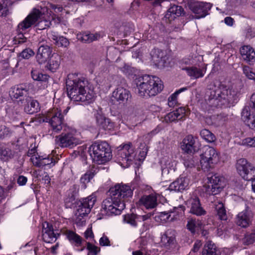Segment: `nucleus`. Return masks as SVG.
Segmentation results:
<instances>
[{"instance_id":"nucleus-46","label":"nucleus","mask_w":255,"mask_h":255,"mask_svg":"<svg viewBox=\"0 0 255 255\" xmlns=\"http://www.w3.org/2000/svg\"><path fill=\"white\" fill-rule=\"evenodd\" d=\"M35 54L34 52L30 48H25L23 49L19 54V57L22 59H28L33 56Z\"/></svg>"},{"instance_id":"nucleus-49","label":"nucleus","mask_w":255,"mask_h":255,"mask_svg":"<svg viewBox=\"0 0 255 255\" xmlns=\"http://www.w3.org/2000/svg\"><path fill=\"white\" fill-rule=\"evenodd\" d=\"M165 18L170 23L174 21L175 19V11L173 6L168 9L165 15Z\"/></svg>"},{"instance_id":"nucleus-45","label":"nucleus","mask_w":255,"mask_h":255,"mask_svg":"<svg viewBox=\"0 0 255 255\" xmlns=\"http://www.w3.org/2000/svg\"><path fill=\"white\" fill-rule=\"evenodd\" d=\"M121 70L129 77L133 78V76L135 75L136 70L133 67L130 66L125 64V65L121 68Z\"/></svg>"},{"instance_id":"nucleus-16","label":"nucleus","mask_w":255,"mask_h":255,"mask_svg":"<svg viewBox=\"0 0 255 255\" xmlns=\"http://www.w3.org/2000/svg\"><path fill=\"white\" fill-rule=\"evenodd\" d=\"M181 148L187 153H194L197 152L199 148L197 138L191 134L187 135L181 143Z\"/></svg>"},{"instance_id":"nucleus-50","label":"nucleus","mask_w":255,"mask_h":255,"mask_svg":"<svg viewBox=\"0 0 255 255\" xmlns=\"http://www.w3.org/2000/svg\"><path fill=\"white\" fill-rule=\"evenodd\" d=\"M10 134L11 131L8 128L4 125L0 126V139L9 136Z\"/></svg>"},{"instance_id":"nucleus-42","label":"nucleus","mask_w":255,"mask_h":255,"mask_svg":"<svg viewBox=\"0 0 255 255\" xmlns=\"http://www.w3.org/2000/svg\"><path fill=\"white\" fill-rule=\"evenodd\" d=\"M200 135L204 139L208 142H213L216 139L215 135L206 129H202L200 131Z\"/></svg>"},{"instance_id":"nucleus-52","label":"nucleus","mask_w":255,"mask_h":255,"mask_svg":"<svg viewBox=\"0 0 255 255\" xmlns=\"http://www.w3.org/2000/svg\"><path fill=\"white\" fill-rule=\"evenodd\" d=\"M244 240L245 243L247 244H251L255 242V227L251 233L245 236Z\"/></svg>"},{"instance_id":"nucleus-25","label":"nucleus","mask_w":255,"mask_h":255,"mask_svg":"<svg viewBox=\"0 0 255 255\" xmlns=\"http://www.w3.org/2000/svg\"><path fill=\"white\" fill-rule=\"evenodd\" d=\"M79 186L74 184L67 191L64 199L66 207L71 208L78 195Z\"/></svg>"},{"instance_id":"nucleus-58","label":"nucleus","mask_w":255,"mask_h":255,"mask_svg":"<svg viewBox=\"0 0 255 255\" xmlns=\"http://www.w3.org/2000/svg\"><path fill=\"white\" fill-rule=\"evenodd\" d=\"M49 8L53 10V12L55 13L60 12L63 10L62 6L59 5H56L52 3L49 4Z\"/></svg>"},{"instance_id":"nucleus-60","label":"nucleus","mask_w":255,"mask_h":255,"mask_svg":"<svg viewBox=\"0 0 255 255\" xmlns=\"http://www.w3.org/2000/svg\"><path fill=\"white\" fill-rule=\"evenodd\" d=\"M168 104L170 107H174L175 106V92L169 97Z\"/></svg>"},{"instance_id":"nucleus-3","label":"nucleus","mask_w":255,"mask_h":255,"mask_svg":"<svg viewBox=\"0 0 255 255\" xmlns=\"http://www.w3.org/2000/svg\"><path fill=\"white\" fill-rule=\"evenodd\" d=\"M137 83L138 95L143 97L154 96L163 88L161 80L156 76L145 75L140 77Z\"/></svg>"},{"instance_id":"nucleus-17","label":"nucleus","mask_w":255,"mask_h":255,"mask_svg":"<svg viewBox=\"0 0 255 255\" xmlns=\"http://www.w3.org/2000/svg\"><path fill=\"white\" fill-rule=\"evenodd\" d=\"M42 239L44 242L52 244L56 242L60 235V234L54 232L53 226L45 222L42 224Z\"/></svg>"},{"instance_id":"nucleus-36","label":"nucleus","mask_w":255,"mask_h":255,"mask_svg":"<svg viewBox=\"0 0 255 255\" xmlns=\"http://www.w3.org/2000/svg\"><path fill=\"white\" fill-rule=\"evenodd\" d=\"M185 70L187 71L188 76L193 79H197L203 77L206 72V69H201L195 67L186 68Z\"/></svg>"},{"instance_id":"nucleus-19","label":"nucleus","mask_w":255,"mask_h":255,"mask_svg":"<svg viewBox=\"0 0 255 255\" xmlns=\"http://www.w3.org/2000/svg\"><path fill=\"white\" fill-rule=\"evenodd\" d=\"M52 53V48L47 45H41L35 56L36 60L39 65L45 63L50 58Z\"/></svg>"},{"instance_id":"nucleus-41","label":"nucleus","mask_w":255,"mask_h":255,"mask_svg":"<svg viewBox=\"0 0 255 255\" xmlns=\"http://www.w3.org/2000/svg\"><path fill=\"white\" fill-rule=\"evenodd\" d=\"M178 189L180 191L185 190L188 187L189 184V180L188 177L184 175L181 176L177 181Z\"/></svg>"},{"instance_id":"nucleus-10","label":"nucleus","mask_w":255,"mask_h":255,"mask_svg":"<svg viewBox=\"0 0 255 255\" xmlns=\"http://www.w3.org/2000/svg\"><path fill=\"white\" fill-rule=\"evenodd\" d=\"M226 185L224 177L217 174L208 177L203 186V190L209 195H215L220 192Z\"/></svg>"},{"instance_id":"nucleus-63","label":"nucleus","mask_w":255,"mask_h":255,"mask_svg":"<svg viewBox=\"0 0 255 255\" xmlns=\"http://www.w3.org/2000/svg\"><path fill=\"white\" fill-rule=\"evenodd\" d=\"M224 22L226 25L232 26L234 23V20L230 16L226 17L224 19Z\"/></svg>"},{"instance_id":"nucleus-7","label":"nucleus","mask_w":255,"mask_h":255,"mask_svg":"<svg viewBox=\"0 0 255 255\" xmlns=\"http://www.w3.org/2000/svg\"><path fill=\"white\" fill-rule=\"evenodd\" d=\"M236 95L237 92L232 86L224 84H221L215 91V96L221 103L220 105L225 106H230L234 103Z\"/></svg>"},{"instance_id":"nucleus-20","label":"nucleus","mask_w":255,"mask_h":255,"mask_svg":"<svg viewBox=\"0 0 255 255\" xmlns=\"http://www.w3.org/2000/svg\"><path fill=\"white\" fill-rule=\"evenodd\" d=\"M151 61L158 68H163L166 66L167 57L164 52L159 49H154L151 52Z\"/></svg>"},{"instance_id":"nucleus-24","label":"nucleus","mask_w":255,"mask_h":255,"mask_svg":"<svg viewBox=\"0 0 255 255\" xmlns=\"http://www.w3.org/2000/svg\"><path fill=\"white\" fill-rule=\"evenodd\" d=\"M29 88L25 84H20L12 87L10 91V96L15 99L24 100L28 96Z\"/></svg>"},{"instance_id":"nucleus-11","label":"nucleus","mask_w":255,"mask_h":255,"mask_svg":"<svg viewBox=\"0 0 255 255\" xmlns=\"http://www.w3.org/2000/svg\"><path fill=\"white\" fill-rule=\"evenodd\" d=\"M43 122H48L52 131L56 133L60 131L65 125L63 116L58 109L49 111Z\"/></svg>"},{"instance_id":"nucleus-2","label":"nucleus","mask_w":255,"mask_h":255,"mask_svg":"<svg viewBox=\"0 0 255 255\" xmlns=\"http://www.w3.org/2000/svg\"><path fill=\"white\" fill-rule=\"evenodd\" d=\"M51 24L50 18H46L39 9H33L32 11L17 25L18 34L15 37V43L21 44L25 42L27 38L23 32L26 30L35 25L39 30H44L49 28Z\"/></svg>"},{"instance_id":"nucleus-35","label":"nucleus","mask_w":255,"mask_h":255,"mask_svg":"<svg viewBox=\"0 0 255 255\" xmlns=\"http://www.w3.org/2000/svg\"><path fill=\"white\" fill-rule=\"evenodd\" d=\"M97 173V169L94 167H91L80 178L81 183L82 184V187L86 188V184L89 183Z\"/></svg>"},{"instance_id":"nucleus-26","label":"nucleus","mask_w":255,"mask_h":255,"mask_svg":"<svg viewBox=\"0 0 255 255\" xmlns=\"http://www.w3.org/2000/svg\"><path fill=\"white\" fill-rule=\"evenodd\" d=\"M31 77L34 81L39 82L41 84L42 89H45L48 86L49 76L46 74L40 72L37 69H32L31 71Z\"/></svg>"},{"instance_id":"nucleus-62","label":"nucleus","mask_w":255,"mask_h":255,"mask_svg":"<svg viewBox=\"0 0 255 255\" xmlns=\"http://www.w3.org/2000/svg\"><path fill=\"white\" fill-rule=\"evenodd\" d=\"M85 237L86 239H88L89 238H93L94 234L92 232V228H89L85 232Z\"/></svg>"},{"instance_id":"nucleus-44","label":"nucleus","mask_w":255,"mask_h":255,"mask_svg":"<svg viewBox=\"0 0 255 255\" xmlns=\"http://www.w3.org/2000/svg\"><path fill=\"white\" fill-rule=\"evenodd\" d=\"M124 221L131 226L136 227L137 226V222L139 221L138 215L133 213L127 214L125 216Z\"/></svg>"},{"instance_id":"nucleus-21","label":"nucleus","mask_w":255,"mask_h":255,"mask_svg":"<svg viewBox=\"0 0 255 255\" xmlns=\"http://www.w3.org/2000/svg\"><path fill=\"white\" fill-rule=\"evenodd\" d=\"M113 97L119 104L124 105L130 100L131 95L128 89L122 87H119L113 92Z\"/></svg>"},{"instance_id":"nucleus-15","label":"nucleus","mask_w":255,"mask_h":255,"mask_svg":"<svg viewBox=\"0 0 255 255\" xmlns=\"http://www.w3.org/2000/svg\"><path fill=\"white\" fill-rule=\"evenodd\" d=\"M96 201V197L93 196H89L82 200H80L77 203V209L75 213V215L77 216V218L85 217L89 214Z\"/></svg>"},{"instance_id":"nucleus-13","label":"nucleus","mask_w":255,"mask_h":255,"mask_svg":"<svg viewBox=\"0 0 255 255\" xmlns=\"http://www.w3.org/2000/svg\"><path fill=\"white\" fill-rule=\"evenodd\" d=\"M116 156L117 159L122 165L125 164V166L128 167L129 166L136 156V153L134 148L132 146V143L129 142L120 146L118 147Z\"/></svg>"},{"instance_id":"nucleus-56","label":"nucleus","mask_w":255,"mask_h":255,"mask_svg":"<svg viewBox=\"0 0 255 255\" xmlns=\"http://www.w3.org/2000/svg\"><path fill=\"white\" fill-rule=\"evenodd\" d=\"M208 251H215L216 247L215 245L211 241H208L205 245L204 250L203 251L206 252Z\"/></svg>"},{"instance_id":"nucleus-33","label":"nucleus","mask_w":255,"mask_h":255,"mask_svg":"<svg viewBox=\"0 0 255 255\" xmlns=\"http://www.w3.org/2000/svg\"><path fill=\"white\" fill-rule=\"evenodd\" d=\"M27 105L24 108V111L28 114H33L38 112L39 109V103L36 100L31 99V98L27 97L25 98Z\"/></svg>"},{"instance_id":"nucleus-51","label":"nucleus","mask_w":255,"mask_h":255,"mask_svg":"<svg viewBox=\"0 0 255 255\" xmlns=\"http://www.w3.org/2000/svg\"><path fill=\"white\" fill-rule=\"evenodd\" d=\"M53 39L61 46L67 47L69 45V42L68 39L63 36L57 37L54 36Z\"/></svg>"},{"instance_id":"nucleus-4","label":"nucleus","mask_w":255,"mask_h":255,"mask_svg":"<svg viewBox=\"0 0 255 255\" xmlns=\"http://www.w3.org/2000/svg\"><path fill=\"white\" fill-rule=\"evenodd\" d=\"M176 16H183L186 14L184 7L188 6L190 9L194 13V18L199 19L204 17L210 9L209 3L195 1L194 0H176Z\"/></svg>"},{"instance_id":"nucleus-14","label":"nucleus","mask_w":255,"mask_h":255,"mask_svg":"<svg viewBox=\"0 0 255 255\" xmlns=\"http://www.w3.org/2000/svg\"><path fill=\"white\" fill-rule=\"evenodd\" d=\"M108 193L113 197H115L119 201H123L125 203L126 200L132 197L133 191L128 185L117 184L110 188Z\"/></svg>"},{"instance_id":"nucleus-54","label":"nucleus","mask_w":255,"mask_h":255,"mask_svg":"<svg viewBox=\"0 0 255 255\" xmlns=\"http://www.w3.org/2000/svg\"><path fill=\"white\" fill-rule=\"evenodd\" d=\"M186 110L185 107H178L176 108V121L180 120L184 118Z\"/></svg>"},{"instance_id":"nucleus-6","label":"nucleus","mask_w":255,"mask_h":255,"mask_svg":"<svg viewBox=\"0 0 255 255\" xmlns=\"http://www.w3.org/2000/svg\"><path fill=\"white\" fill-rule=\"evenodd\" d=\"M108 194V197L102 202L100 213L102 216H108L120 215L125 208L126 204Z\"/></svg>"},{"instance_id":"nucleus-48","label":"nucleus","mask_w":255,"mask_h":255,"mask_svg":"<svg viewBox=\"0 0 255 255\" xmlns=\"http://www.w3.org/2000/svg\"><path fill=\"white\" fill-rule=\"evenodd\" d=\"M243 71L247 78L255 82V72L253 71L252 68L248 66H244L243 67Z\"/></svg>"},{"instance_id":"nucleus-30","label":"nucleus","mask_w":255,"mask_h":255,"mask_svg":"<svg viewBox=\"0 0 255 255\" xmlns=\"http://www.w3.org/2000/svg\"><path fill=\"white\" fill-rule=\"evenodd\" d=\"M101 35L98 33H92L89 31H85L77 34V38L85 43H91L99 39Z\"/></svg>"},{"instance_id":"nucleus-39","label":"nucleus","mask_w":255,"mask_h":255,"mask_svg":"<svg viewBox=\"0 0 255 255\" xmlns=\"http://www.w3.org/2000/svg\"><path fill=\"white\" fill-rule=\"evenodd\" d=\"M66 236L69 241L71 243L74 244L75 246L79 247L81 245L82 241V238L75 232L71 231H68L66 232Z\"/></svg>"},{"instance_id":"nucleus-22","label":"nucleus","mask_w":255,"mask_h":255,"mask_svg":"<svg viewBox=\"0 0 255 255\" xmlns=\"http://www.w3.org/2000/svg\"><path fill=\"white\" fill-rule=\"evenodd\" d=\"M95 117L97 126L105 130H111L114 129L115 124L111 119L106 118L104 115L99 112H97L95 114Z\"/></svg>"},{"instance_id":"nucleus-59","label":"nucleus","mask_w":255,"mask_h":255,"mask_svg":"<svg viewBox=\"0 0 255 255\" xmlns=\"http://www.w3.org/2000/svg\"><path fill=\"white\" fill-rule=\"evenodd\" d=\"M100 245L102 246H110V242L109 241V238L105 236L101 238L99 241Z\"/></svg>"},{"instance_id":"nucleus-9","label":"nucleus","mask_w":255,"mask_h":255,"mask_svg":"<svg viewBox=\"0 0 255 255\" xmlns=\"http://www.w3.org/2000/svg\"><path fill=\"white\" fill-rule=\"evenodd\" d=\"M236 169L238 174L244 180L251 182L255 180V166L246 159L241 158L238 159Z\"/></svg>"},{"instance_id":"nucleus-18","label":"nucleus","mask_w":255,"mask_h":255,"mask_svg":"<svg viewBox=\"0 0 255 255\" xmlns=\"http://www.w3.org/2000/svg\"><path fill=\"white\" fill-rule=\"evenodd\" d=\"M254 215L248 208L240 212L236 217V223L242 228H246L252 225Z\"/></svg>"},{"instance_id":"nucleus-55","label":"nucleus","mask_w":255,"mask_h":255,"mask_svg":"<svg viewBox=\"0 0 255 255\" xmlns=\"http://www.w3.org/2000/svg\"><path fill=\"white\" fill-rule=\"evenodd\" d=\"M164 236L165 238H166L167 239V242L169 244H171L173 241V240L175 239L174 231L168 230L166 232Z\"/></svg>"},{"instance_id":"nucleus-61","label":"nucleus","mask_w":255,"mask_h":255,"mask_svg":"<svg viewBox=\"0 0 255 255\" xmlns=\"http://www.w3.org/2000/svg\"><path fill=\"white\" fill-rule=\"evenodd\" d=\"M27 180V178L26 177L20 175L18 177L17 182L19 185L23 186L26 184Z\"/></svg>"},{"instance_id":"nucleus-43","label":"nucleus","mask_w":255,"mask_h":255,"mask_svg":"<svg viewBox=\"0 0 255 255\" xmlns=\"http://www.w3.org/2000/svg\"><path fill=\"white\" fill-rule=\"evenodd\" d=\"M216 209L220 219L222 220H226L227 219L226 211L222 203H218V204L216 205Z\"/></svg>"},{"instance_id":"nucleus-64","label":"nucleus","mask_w":255,"mask_h":255,"mask_svg":"<svg viewBox=\"0 0 255 255\" xmlns=\"http://www.w3.org/2000/svg\"><path fill=\"white\" fill-rule=\"evenodd\" d=\"M201 246H202L201 242L200 241H197L194 243V247L192 249V251H193L194 252H197L199 250V249L201 247Z\"/></svg>"},{"instance_id":"nucleus-38","label":"nucleus","mask_w":255,"mask_h":255,"mask_svg":"<svg viewBox=\"0 0 255 255\" xmlns=\"http://www.w3.org/2000/svg\"><path fill=\"white\" fill-rule=\"evenodd\" d=\"M14 2V0H0V16H5L8 14V7Z\"/></svg>"},{"instance_id":"nucleus-1","label":"nucleus","mask_w":255,"mask_h":255,"mask_svg":"<svg viewBox=\"0 0 255 255\" xmlns=\"http://www.w3.org/2000/svg\"><path fill=\"white\" fill-rule=\"evenodd\" d=\"M88 85V82L85 78L76 73L69 74L66 81L68 96L74 101L92 102L94 93L89 89Z\"/></svg>"},{"instance_id":"nucleus-5","label":"nucleus","mask_w":255,"mask_h":255,"mask_svg":"<svg viewBox=\"0 0 255 255\" xmlns=\"http://www.w3.org/2000/svg\"><path fill=\"white\" fill-rule=\"evenodd\" d=\"M88 152L93 160L99 164H104L112 158L111 147L106 141L95 142L89 147Z\"/></svg>"},{"instance_id":"nucleus-28","label":"nucleus","mask_w":255,"mask_h":255,"mask_svg":"<svg viewBox=\"0 0 255 255\" xmlns=\"http://www.w3.org/2000/svg\"><path fill=\"white\" fill-rule=\"evenodd\" d=\"M187 204L191 205L190 212L197 216H201L206 214V211L200 206L199 199L195 197L187 201Z\"/></svg>"},{"instance_id":"nucleus-47","label":"nucleus","mask_w":255,"mask_h":255,"mask_svg":"<svg viewBox=\"0 0 255 255\" xmlns=\"http://www.w3.org/2000/svg\"><path fill=\"white\" fill-rule=\"evenodd\" d=\"M87 249L88 250L87 255H97L100 252V248L91 243H87Z\"/></svg>"},{"instance_id":"nucleus-37","label":"nucleus","mask_w":255,"mask_h":255,"mask_svg":"<svg viewBox=\"0 0 255 255\" xmlns=\"http://www.w3.org/2000/svg\"><path fill=\"white\" fill-rule=\"evenodd\" d=\"M14 152L10 148L5 146L0 147V159L8 161L14 157Z\"/></svg>"},{"instance_id":"nucleus-31","label":"nucleus","mask_w":255,"mask_h":255,"mask_svg":"<svg viewBox=\"0 0 255 255\" xmlns=\"http://www.w3.org/2000/svg\"><path fill=\"white\" fill-rule=\"evenodd\" d=\"M242 119L250 128L255 130V115H251L247 108L243 110Z\"/></svg>"},{"instance_id":"nucleus-53","label":"nucleus","mask_w":255,"mask_h":255,"mask_svg":"<svg viewBox=\"0 0 255 255\" xmlns=\"http://www.w3.org/2000/svg\"><path fill=\"white\" fill-rule=\"evenodd\" d=\"M242 144L249 147H255V136L247 137L242 140Z\"/></svg>"},{"instance_id":"nucleus-27","label":"nucleus","mask_w":255,"mask_h":255,"mask_svg":"<svg viewBox=\"0 0 255 255\" xmlns=\"http://www.w3.org/2000/svg\"><path fill=\"white\" fill-rule=\"evenodd\" d=\"M139 202L147 209H153L157 205V196L153 194L143 195L140 199Z\"/></svg>"},{"instance_id":"nucleus-23","label":"nucleus","mask_w":255,"mask_h":255,"mask_svg":"<svg viewBox=\"0 0 255 255\" xmlns=\"http://www.w3.org/2000/svg\"><path fill=\"white\" fill-rule=\"evenodd\" d=\"M33 164L37 167L48 166L50 168L53 167L57 162L52 155L44 157L43 156H33L31 158Z\"/></svg>"},{"instance_id":"nucleus-57","label":"nucleus","mask_w":255,"mask_h":255,"mask_svg":"<svg viewBox=\"0 0 255 255\" xmlns=\"http://www.w3.org/2000/svg\"><path fill=\"white\" fill-rule=\"evenodd\" d=\"M165 121L167 122H173L175 121V111H172L168 114H167L165 117Z\"/></svg>"},{"instance_id":"nucleus-40","label":"nucleus","mask_w":255,"mask_h":255,"mask_svg":"<svg viewBox=\"0 0 255 255\" xmlns=\"http://www.w3.org/2000/svg\"><path fill=\"white\" fill-rule=\"evenodd\" d=\"M187 226L189 230L194 233L201 229L202 223L199 220L191 219L188 221Z\"/></svg>"},{"instance_id":"nucleus-34","label":"nucleus","mask_w":255,"mask_h":255,"mask_svg":"<svg viewBox=\"0 0 255 255\" xmlns=\"http://www.w3.org/2000/svg\"><path fill=\"white\" fill-rule=\"evenodd\" d=\"M175 218V215L172 211L162 212L155 217V220L157 222H159L162 224L172 222L174 220Z\"/></svg>"},{"instance_id":"nucleus-29","label":"nucleus","mask_w":255,"mask_h":255,"mask_svg":"<svg viewBox=\"0 0 255 255\" xmlns=\"http://www.w3.org/2000/svg\"><path fill=\"white\" fill-rule=\"evenodd\" d=\"M47 61L45 68L52 72H55L60 66L61 57L58 54L53 53Z\"/></svg>"},{"instance_id":"nucleus-8","label":"nucleus","mask_w":255,"mask_h":255,"mask_svg":"<svg viewBox=\"0 0 255 255\" xmlns=\"http://www.w3.org/2000/svg\"><path fill=\"white\" fill-rule=\"evenodd\" d=\"M200 165L202 170L208 171L220 160V153L213 147H206L203 153L200 155Z\"/></svg>"},{"instance_id":"nucleus-32","label":"nucleus","mask_w":255,"mask_h":255,"mask_svg":"<svg viewBox=\"0 0 255 255\" xmlns=\"http://www.w3.org/2000/svg\"><path fill=\"white\" fill-rule=\"evenodd\" d=\"M243 59L247 62H250L255 58V51L250 46H244L240 49Z\"/></svg>"},{"instance_id":"nucleus-12","label":"nucleus","mask_w":255,"mask_h":255,"mask_svg":"<svg viewBox=\"0 0 255 255\" xmlns=\"http://www.w3.org/2000/svg\"><path fill=\"white\" fill-rule=\"evenodd\" d=\"M75 133V130L72 128L64 129L61 134L55 136V144L62 148H72L79 143Z\"/></svg>"}]
</instances>
